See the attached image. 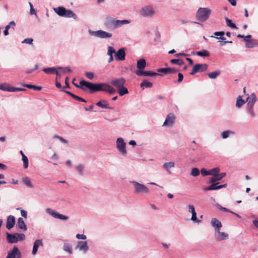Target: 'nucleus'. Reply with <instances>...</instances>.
Masks as SVG:
<instances>
[{"label":"nucleus","instance_id":"43","mask_svg":"<svg viewBox=\"0 0 258 258\" xmlns=\"http://www.w3.org/2000/svg\"><path fill=\"white\" fill-rule=\"evenodd\" d=\"M220 172V168L219 167H215L211 170H209L210 175H216Z\"/></svg>","mask_w":258,"mask_h":258},{"label":"nucleus","instance_id":"15","mask_svg":"<svg viewBox=\"0 0 258 258\" xmlns=\"http://www.w3.org/2000/svg\"><path fill=\"white\" fill-rule=\"evenodd\" d=\"M115 59L116 60L122 61L125 59V52L124 48L119 49L117 52L115 51Z\"/></svg>","mask_w":258,"mask_h":258},{"label":"nucleus","instance_id":"14","mask_svg":"<svg viewBox=\"0 0 258 258\" xmlns=\"http://www.w3.org/2000/svg\"><path fill=\"white\" fill-rule=\"evenodd\" d=\"M135 74L138 76H151L154 77L160 75L159 74L150 71L136 70Z\"/></svg>","mask_w":258,"mask_h":258},{"label":"nucleus","instance_id":"20","mask_svg":"<svg viewBox=\"0 0 258 258\" xmlns=\"http://www.w3.org/2000/svg\"><path fill=\"white\" fill-rule=\"evenodd\" d=\"M217 184H218V182L212 183V184L209 186L206 187L204 189V190H218L221 188L226 187L227 185L226 183L221 184L220 185H217Z\"/></svg>","mask_w":258,"mask_h":258},{"label":"nucleus","instance_id":"53","mask_svg":"<svg viewBox=\"0 0 258 258\" xmlns=\"http://www.w3.org/2000/svg\"><path fill=\"white\" fill-rule=\"evenodd\" d=\"M54 138H56V139H58V140H59V141L60 142H61L62 143H64V144H68V142L67 140H66V139H64V138H63L62 137H60L59 136H57V135H54Z\"/></svg>","mask_w":258,"mask_h":258},{"label":"nucleus","instance_id":"41","mask_svg":"<svg viewBox=\"0 0 258 258\" xmlns=\"http://www.w3.org/2000/svg\"><path fill=\"white\" fill-rule=\"evenodd\" d=\"M196 54L200 56L206 57L209 56L210 54L209 52L206 50H203L201 51H197Z\"/></svg>","mask_w":258,"mask_h":258},{"label":"nucleus","instance_id":"34","mask_svg":"<svg viewBox=\"0 0 258 258\" xmlns=\"http://www.w3.org/2000/svg\"><path fill=\"white\" fill-rule=\"evenodd\" d=\"M225 19L226 23V25L228 27L234 29H236L237 28L236 25L234 23H233L230 19H229L227 17H226Z\"/></svg>","mask_w":258,"mask_h":258},{"label":"nucleus","instance_id":"9","mask_svg":"<svg viewBox=\"0 0 258 258\" xmlns=\"http://www.w3.org/2000/svg\"><path fill=\"white\" fill-rule=\"evenodd\" d=\"M45 211L48 214L54 218L64 221H67L69 219L68 216L60 214L56 211L51 209V208L46 209Z\"/></svg>","mask_w":258,"mask_h":258},{"label":"nucleus","instance_id":"6","mask_svg":"<svg viewBox=\"0 0 258 258\" xmlns=\"http://www.w3.org/2000/svg\"><path fill=\"white\" fill-rule=\"evenodd\" d=\"M155 13V11L151 6H145L142 7L139 12L140 15L146 18H151Z\"/></svg>","mask_w":258,"mask_h":258},{"label":"nucleus","instance_id":"56","mask_svg":"<svg viewBox=\"0 0 258 258\" xmlns=\"http://www.w3.org/2000/svg\"><path fill=\"white\" fill-rule=\"evenodd\" d=\"M33 41V39L31 38H28L25 39L22 42V43H27L29 44H32Z\"/></svg>","mask_w":258,"mask_h":258},{"label":"nucleus","instance_id":"25","mask_svg":"<svg viewBox=\"0 0 258 258\" xmlns=\"http://www.w3.org/2000/svg\"><path fill=\"white\" fill-rule=\"evenodd\" d=\"M178 71L177 70L171 68H159L157 70V72L159 73H163L165 74H175L177 73Z\"/></svg>","mask_w":258,"mask_h":258},{"label":"nucleus","instance_id":"8","mask_svg":"<svg viewBox=\"0 0 258 258\" xmlns=\"http://www.w3.org/2000/svg\"><path fill=\"white\" fill-rule=\"evenodd\" d=\"M116 149L123 156H125L127 152L125 148L126 143L122 138H118L116 142Z\"/></svg>","mask_w":258,"mask_h":258},{"label":"nucleus","instance_id":"2","mask_svg":"<svg viewBox=\"0 0 258 258\" xmlns=\"http://www.w3.org/2000/svg\"><path fill=\"white\" fill-rule=\"evenodd\" d=\"M130 21L127 20H115L111 17L106 18L104 21V26L109 29H115L122 25L129 24Z\"/></svg>","mask_w":258,"mask_h":258},{"label":"nucleus","instance_id":"55","mask_svg":"<svg viewBox=\"0 0 258 258\" xmlns=\"http://www.w3.org/2000/svg\"><path fill=\"white\" fill-rule=\"evenodd\" d=\"M256 46V44L253 43L251 40L248 41V43H246V46L247 48H253Z\"/></svg>","mask_w":258,"mask_h":258},{"label":"nucleus","instance_id":"46","mask_svg":"<svg viewBox=\"0 0 258 258\" xmlns=\"http://www.w3.org/2000/svg\"><path fill=\"white\" fill-rule=\"evenodd\" d=\"M22 160L24 163V168H27L29 165L28 159L25 155H23Z\"/></svg>","mask_w":258,"mask_h":258},{"label":"nucleus","instance_id":"17","mask_svg":"<svg viewBox=\"0 0 258 258\" xmlns=\"http://www.w3.org/2000/svg\"><path fill=\"white\" fill-rule=\"evenodd\" d=\"M214 237L215 240L217 241L223 240L228 239V234L224 232H220V230L218 231L215 232Z\"/></svg>","mask_w":258,"mask_h":258},{"label":"nucleus","instance_id":"48","mask_svg":"<svg viewBox=\"0 0 258 258\" xmlns=\"http://www.w3.org/2000/svg\"><path fill=\"white\" fill-rule=\"evenodd\" d=\"M170 61L172 64H176L179 66H181L184 64V61L183 60L178 59H172Z\"/></svg>","mask_w":258,"mask_h":258},{"label":"nucleus","instance_id":"49","mask_svg":"<svg viewBox=\"0 0 258 258\" xmlns=\"http://www.w3.org/2000/svg\"><path fill=\"white\" fill-rule=\"evenodd\" d=\"M57 69L62 70L63 73H71L72 72V70L71 69L70 67H67L64 68H63L61 67H58L57 68Z\"/></svg>","mask_w":258,"mask_h":258},{"label":"nucleus","instance_id":"29","mask_svg":"<svg viewBox=\"0 0 258 258\" xmlns=\"http://www.w3.org/2000/svg\"><path fill=\"white\" fill-rule=\"evenodd\" d=\"M96 105L101 108L109 109L108 103L105 100H101L96 103Z\"/></svg>","mask_w":258,"mask_h":258},{"label":"nucleus","instance_id":"26","mask_svg":"<svg viewBox=\"0 0 258 258\" xmlns=\"http://www.w3.org/2000/svg\"><path fill=\"white\" fill-rule=\"evenodd\" d=\"M43 243L41 239H37L35 241L33 244L32 254L35 255L37 253L38 249L40 246H42Z\"/></svg>","mask_w":258,"mask_h":258},{"label":"nucleus","instance_id":"51","mask_svg":"<svg viewBox=\"0 0 258 258\" xmlns=\"http://www.w3.org/2000/svg\"><path fill=\"white\" fill-rule=\"evenodd\" d=\"M256 101V97L255 94L252 93L251 94V97L249 98V100L248 101V102L254 104Z\"/></svg>","mask_w":258,"mask_h":258},{"label":"nucleus","instance_id":"61","mask_svg":"<svg viewBox=\"0 0 258 258\" xmlns=\"http://www.w3.org/2000/svg\"><path fill=\"white\" fill-rule=\"evenodd\" d=\"M74 99H75L76 100H77L78 101H80V102H86V101L83 98L78 96H77V95H75V97H74Z\"/></svg>","mask_w":258,"mask_h":258},{"label":"nucleus","instance_id":"12","mask_svg":"<svg viewBox=\"0 0 258 258\" xmlns=\"http://www.w3.org/2000/svg\"><path fill=\"white\" fill-rule=\"evenodd\" d=\"M75 248L86 253L89 249L87 242L86 241H78Z\"/></svg>","mask_w":258,"mask_h":258},{"label":"nucleus","instance_id":"18","mask_svg":"<svg viewBox=\"0 0 258 258\" xmlns=\"http://www.w3.org/2000/svg\"><path fill=\"white\" fill-rule=\"evenodd\" d=\"M188 212L191 213L192 215L191 217V220L197 223H200L201 222V220H199L197 217V213L195 211V207L192 205H188Z\"/></svg>","mask_w":258,"mask_h":258},{"label":"nucleus","instance_id":"39","mask_svg":"<svg viewBox=\"0 0 258 258\" xmlns=\"http://www.w3.org/2000/svg\"><path fill=\"white\" fill-rule=\"evenodd\" d=\"M234 132L231 131H225L221 133V138L223 139H225L229 137L230 135L234 134Z\"/></svg>","mask_w":258,"mask_h":258},{"label":"nucleus","instance_id":"32","mask_svg":"<svg viewBox=\"0 0 258 258\" xmlns=\"http://www.w3.org/2000/svg\"><path fill=\"white\" fill-rule=\"evenodd\" d=\"M174 166L175 163L173 162H169L165 163L163 165V167L170 173V169L174 167Z\"/></svg>","mask_w":258,"mask_h":258},{"label":"nucleus","instance_id":"31","mask_svg":"<svg viewBox=\"0 0 258 258\" xmlns=\"http://www.w3.org/2000/svg\"><path fill=\"white\" fill-rule=\"evenodd\" d=\"M117 91L119 96H122L128 93V89H127V88L124 87V85H123V87H121L118 89Z\"/></svg>","mask_w":258,"mask_h":258},{"label":"nucleus","instance_id":"5","mask_svg":"<svg viewBox=\"0 0 258 258\" xmlns=\"http://www.w3.org/2000/svg\"><path fill=\"white\" fill-rule=\"evenodd\" d=\"M134 186V192L137 195L149 194L150 190L148 187L144 184L139 183L136 181H130Z\"/></svg>","mask_w":258,"mask_h":258},{"label":"nucleus","instance_id":"40","mask_svg":"<svg viewBox=\"0 0 258 258\" xmlns=\"http://www.w3.org/2000/svg\"><path fill=\"white\" fill-rule=\"evenodd\" d=\"M56 69L54 67L46 68L43 69V71L47 74H54Z\"/></svg>","mask_w":258,"mask_h":258},{"label":"nucleus","instance_id":"52","mask_svg":"<svg viewBox=\"0 0 258 258\" xmlns=\"http://www.w3.org/2000/svg\"><path fill=\"white\" fill-rule=\"evenodd\" d=\"M217 207L219 210H220L221 211H223L224 212H229V213H231L232 212V211H230L229 209H227L226 208H225V207H222L221 205H220L219 204H217Z\"/></svg>","mask_w":258,"mask_h":258},{"label":"nucleus","instance_id":"28","mask_svg":"<svg viewBox=\"0 0 258 258\" xmlns=\"http://www.w3.org/2000/svg\"><path fill=\"white\" fill-rule=\"evenodd\" d=\"M146 66V61L144 58H141L137 62V67L138 70H142L145 68Z\"/></svg>","mask_w":258,"mask_h":258},{"label":"nucleus","instance_id":"59","mask_svg":"<svg viewBox=\"0 0 258 258\" xmlns=\"http://www.w3.org/2000/svg\"><path fill=\"white\" fill-rule=\"evenodd\" d=\"M85 76L87 78L92 80L93 79L94 75V73L92 72H86L85 73Z\"/></svg>","mask_w":258,"mask_h":258},{"label":"nucleus","instance_id":"63","mask_svg":"<svg viewBox=\"0 0 258 258\" xmlns=\"http://www.w3.org/2000/svg\"><path fill=\"white\" fill-rule=\"evenodd\" d=\"M225 33L223 31L216 32L214 33V35L217 36H224Z\"/></svg>","mask_w":258,"mask_h":258},{"label":"nucleus","instance_id":"45","mask_svg":"<svg viewBox=\"0 0 258 258\" xmlns=\"http://www.w3.org/2000/svg\"><path fill=\"white\" fill-rule=\"evenodd\" d=\"M76 168L80 175L83 174V170L84 169V166L82 164L79 165L76 167Z\"/></svg>","mask_w":258,"mask_h":258},{"label":"nucleus","instance_id":"33","mask_svg":"<svg viewBox=\"0 0 258 258\" xmlns=\"http://www.w3.org/2000/svg\"><path fill=\"white\" fill-rule=\"evenodd\" d=\"M22 86L26 87L29 89H33L34 90L40 91L42 89V87L40 86H37L33 85L27 84H23L22 85Z\"/></svg>","mask_w":258,"mask_h":258},{"label":"nucleus","instance_id":"3","mask_svg":"<svg viewBox=\"0 0 258 258\" xmlns=\"http://www.w3.org/2000/svg\"><path fill=\"white\" fill-rule=\"evenodd\" d=\"M54 11L59 16L65 18H73L75 20L77 19V16L71 10H67L63 7H58L53 8Z\"/></svg>","mask_w":258,"mask_h":258},{"label":"nucleus","instance_id":"30","mask_svg":"<svg viewBox=\"0 0 258 258\" xmlns=\"http://www.w3.org/2000/svg\"><path fill=\"white\" fill-rule=\"evenodd\" d=\"M153 86V84L147 80H144L140 84V87L143 89L144 88H150Z\"/></svg>","mask_w":258,"mask_h":258},{"label":"nucleus","instance_id":"36","mask_svg":"<svg viewBox=\"0 0 258 258\" xmlns=\"http://www.w3.org/2000/svg\"><path fill=\"white\" fill-rule=\"evenodd\" d=\"M246 102L245 101L242 99L241 97L240 96H239L236 100V106L237 108L241 107Z\"/></svg>","mask_w":258,"mask_h":258},{"label":"nucleus","instance_id":"7","mask_svg":"<svg viewBox=\"0 0 258 258\" xmlns=\"http://www.w3.org/2000/svg\"><path fill=\"white\" fill-rule=\"evenodd\" d=\"M88 32L90 35L101 39L110 38L112 36L111 33L102 30L97 31H92L91 30H89Z\"/></svg>","mask_w":258,"mask_h":258},{"label":"nucleus","instance_id":"62","mask_svg":"<svg viewBox=\"0 0 258 258\" xmlns=\"http://www.w3.org/2000/svg\"><path fill=\"white\" fill-rule=\"evenodd\" d=\"M178 78L177 82L178 83H180L183 80V76L181 73H179L178 74Z\"/></svg>","mask_w":258,"mask_h":258},{"label":"nucleus","instance_id":"22","mask_svg":"<svg viewBox=\"0 0 258 258\" xmlns=\"http://www.w3.org/2000/svg\"><path fill=\"white\" fill-rule=\"evenodd\" d=\"M102 91L109 93V94H114L116 90L115 89L111 86L110 85L103 83Z\"/></svg>","mask_w":258,"mask_h":258},{"label":"nucleus","instance_id":"60","mask_svg":"<svg viewBox=\"0 0 258 258\" xmlns=\"http://www.w3.org/2000/svg\"><path fill=\"white\" fill-rule=\"evenodd\" d=\"M76 238L78 239L85 240L87 238V236L84 234H77Z\"/></svg>","mask_w":258,"mask_h":258},{"label":"nucleus","instance_id":"50","mask_svg":"<svg viewBox=\"0 0 258 258\" xmlns=\"http://www.w3.org/2000/svg\"><path fill=\"white\" fill-rule=\"evenodd\" d=\"M10 87L11 86L7 84H1L0 85V89L3 91L9 92Z\"/></svg>","mask_w":258,"mask_h":258},{"label":"nucleus","instance_id":"54","mask_svg":"<svg viewBox=\"0 0 258 258\" xmlns=\"http://www.w3.org/2000/svg\"><path fill=\"white\" fill-rule=\"evenodd\" d=\"M201 173L202 175L204 176L210 175L209 170L207 171L204 168H203L201 169Z\"/></svg>","mask_w":258,"mask_h":258},{"label":"nucleus","instance_id":"4","mask_svg":"<svg viewBox=\"0 0 258 258\" xmlns=\"http://www.w3.org/2000/svg\"><path fill=\"white\" fill-rule=\"evenodd\" d=\"M211 12L208 8H200L197 12L196 18L199 21L205 22L208 19Z\"/></svg>","mask_w":258,"mask_h":258},{"label":"nucleus","instance_id":"23","mask_svg":"<svg viewBox=\"0 0 258 258\" xmlns=\"http://www.w3.org/2000/svg\"><path fill=\"white\" fill-rule=\"evenodd\" d=\"M7 235V239L9 243H15L18 242V237H17V235L16 233L14 234H10L8 232L6 233Z\"/></svg>","mask_w":258,"mask_h":258},{"label":"nucleus","instance_id":"21","mask_svg":"<svg viewBox=\"0 0 258 258\" xmlns=\"http://www.w3.org/2000/svg\"><path fill=\"white\" fill-rule=\"evenodd\" d=\"M16 222L15 218L14 216L10 215L8 217L6 222V227L8 229H12L15 225Z\"/></svg>","mask_w":258,"mask_h":258},{"label":"nucleus","instance_id":"57","mask_svg":"<svg viewBox=\"0 0 258 258\" xmlns=\"http://www.w3.org/2000/svg\"><path fill=\"white\" fill-rule=\"evenodd\" d=\"M16 235H17V237H18V241H22L25 239V235L24 234L16 233Z\"/></svg>","mask_w":258,"mask_h":258},{"label":"nucleus","instance_id":"42","mask_svg":"<svg viewBox=\"0 0 258 258\" xmlns=\"http://www.w3.org/2000/svg\"><path fill=\"white\" fill-rule=\"evenodd\" d=\"M200 170L197 168H193L191 169L190 171V175L194 177H197L200 175Z\"/></svg>","mask_w":258,"mask_h":258},{"label":"nucleus","instance_id":"47","mask_svg":"<svg viewBox=\"0 0 258 258\" xmlns=\"http://www.w3.org/2000/svg\"><path fill=\"white\" fill-rule=\"evenodd\" d=\"M26 89L22 88H17V87H10V89L9 90L10 92H18V91H25Z\"/></svg>","mask_w":258,"mask_h":258},{"label":"nucleus","instance_id":"44","mask_svg":"<svg viewBox=\"0 0 258 258\" xmlns=\"http://www.w3.org/2000/svg\"><path fill=\"white\" fill-rule=\"evenodd\" d=\"M115 53V49L110 46H108L107 47V55H108L109 56H113V54Z\"/></svg>","mask_w":258,"mask_h":258},{"label":"nucleus","instance_id":"11","mask_svg":"<svg viewBox=\"0 0 258 258\" xmlns=\"http://www.w3.org/2000/svg\"><path fill=\"white\" fill-rule=\"evenodd\" d=\"M125 83V80L123 77L113 79L111 81L110 84L114 87L116 88L117 90L119 88L123 87Z\"/></svg>","mask_w":258,"mask_h":258},{"label":"nucleus","instance_id":"27","mask_svg":"<svg viewBox=\"0 0 258 258\" xmlns=\"http://www.w3.org/2000/svg\"><path fill=\"white\" fill-rule=\"evenodd\" d=\"M17 226L19 228L23 230L24 231H26L27 229V226L23 219L21 217H19L18 219Z\"/></svg>","mask_w":258,"mask_h":258},{"label":"nucleus","instance_id":"19","mask_svg":"<svg viewBox=\"0 0 258 258\" xmlns=\"http://www.w3.org/2000/svg\"><path fill=\"white\" fill-rule=\"evenodd\" d=\"M211 223L215 229V232H219V230H220L222 226L221 222L216 218H213L211 219Z\"/></svg>","mask_w":258,"mask_h":258},{"label":"nucleus","instance_id":"10","mask_svg":"<svg viewBox=\"0 0 258 258\" xmlns=\"http://www.w3.org/2000/svg\"><path fill=\"white\" fill-rule=\"evenodd\" d=\"M208 66L206 63H197L196 64L192 69L191 72L189 74L193 75L198 72H202L208 69Z\"/></svg>","mask_w":258,"mask_h":258},{"label":"nucleus","instance_id":"58","mask_svg":"<svg viewBox=\"0 0 258 258\" xmlns=\"http://www.w3.org/2000/svg\"><path fill=\"white\" fill-rule=\"evenodd\" d=\"M17 210L21 211V216L22 217H24L25 218H27V211H25L24 210H22L20 208H17Z\"/></svg>","mask_w":258,"mask_h":258},{"label":"nucleus","instance_id":"16","mask_svg":"<svg viewBox=\"0 0 258 258\" xmlns=\"http://www.w3.org/2000/svg\"><path fill=\"white\" fill-rule=\"evenodd\" d=\"M175 119V115L172 113H169L163 123V126H171L174 123Z\"/></svg>","mask_w":258,"mask_h":258},{"label":"nucleus","instance_id":"1","mask_svg":"<svg viewBox=\"0 0 258 258\" xmlns=\"http://www.w3.org/2000/svg\"><path fill=\"white\" fill-rule=\"evenodd\" d=\"M80 85L75 84V86L77 88H80L83 90H85V88H88L91 93H93L98 91H102L103 83L95 84L88 82L85 80H82L80 82Z\"/></svg>","mask_w":258,"mask_h":258},{"label":"nucleus","instance_id":"35","mask_svg":"<svg viewBox=\"0 0 258 258\" xmlns=\"http://www.w3.org/2000/svg\"><path fill=\"white\" fill-rule=\"evenodd\" d=\"M221 73L220 71H216L208 74V77L212 79H216Z\"/></svg>","mask_w":258,"mask_h":258},{"label":"nucleus","instance_id":"38","mask_svg":"<svg viewBox=\"0 0 258 258\" xmlns=\"http://www.w3.org/2000/svg\"><path fill=\"white\" fill-rule=\"evenodd\" d=\"M22 181L27 186H28L30 188L34 187V186L33 185V184H32V183L31 182L30 179H29V178L28 177H24L22 179Z\"/></svg>","mask_w":258,"mask_h":258},{"label":"nucleus","instance_id":"64","mask_svg":"<svg viewBox=\"0 0 258 258\" xmlns=\"http://www.w3.org/2000/svg\"><path fill=\"white\" fill-rule=\"evenodd\" d=\"M251 40V35H248L244 36V40L246 43H248V41Z\"/></svg>","mask_w":258,"mask_h":258},{"label":"nucleus","instance_id":"37","mask_svg":"<svg viewBox=\"0 0 258 258\" xmlns=\"http://www.w3.org/2000/svg\"><path fill=\"white\" fill-rule=\"evenodd\" d=\"M63 249L68 252L69 254L72 253V246L70 243H64L63 247Z\"/></svg>","mask_w":258,"mask_h":258},{"label":"nucleus","instance_id":"13","mask_svg":"<svg viewBox=\"0 0 258 258\" xmlns=\"http://www.w3.org/2000/svg\"><path fill=\"white\" fill-rule=\"evenodd\" d=\"M21 253L18 248L14 246L12 250L8 253L6 258H21Z\"/></svg>","mask_w":258,"mask_h":258},{"label":"nucleus","instance_id":"24","mask_svg":"<svg viewBox=\"0 0 258 258\" xmlns=\"http://www.w3.org/2000/svg\"><path fill=\"white\" fill-rule=\"evenodd\" d=\"M226 174L225 172H222L221 173H219L216 175H214L212 177H211L209 179V182L210 183H217V182L221 180L223 177H224L226 176Z\"/></svg>","mask_w":258,"mask_h":258}]
</instances>
